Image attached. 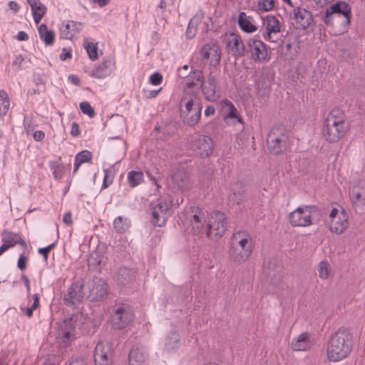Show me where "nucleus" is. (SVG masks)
Wrapping results in <instances>:
<instances>
[{
  "label": "nucleus",
  "instance_id": "1",
  "mask_svg": "<svg viewBox=\"0 0 365 365\" xmlns=\"http://www.w3.org/2000/svg\"><path fill=\"white\" fill-rule=\"evenodd\" d=\"M354 345L353 335L350 330L341 327L333 333L327 342L326 355L330 362H339L351 353Z\"/></svg>",
  "mask_w": 365,
  "mask_h": 365
},
{
  "label": "nucleus",
  "instance_id": "2",
  "mask_svg": "<svg viewBox=\"0 0 365 365\" xmlns=\"http://www.w3.org/2000/svg\"><path fill=\"white\" fill-rule=\"evenodd\" d=\"M195 83H187L182 97L179 103L180 116L183 123L195 125L200 120L202 112L200 100L192 86Z\"/></svg>",
  "mask_w": 365,
  "mask_h": 365
},
{
  "label": "nucleus",
  "instance_id": "3",
  "mask_svg": "<svg viewBox=\"0 0 365 365\" xmlns=\"http://www.w3.org/2000/svg\"><path fill=\"white\" fill-rule=\"evenodd\" d=\"M254 242L250 235L246 231H238L233 234L227 252L231 263L238 266L245 263L251 257Z\"/></svg>",
  "mask_w": 365,
  "mask_h": 365
},
{
  "label": "nucleus",
  "instance_id": "4",
  "mask_svg": "<svg viewBox=\"0 0 365 365\" xmlns=\"http://www.w3.org/2000/svg\"><path fill=\"white\" fill-rule=\"evenodd\" d=\"M348 125L344 112L339 108L332 109L327 115L322 129L324 139L329 143H338L346 134Z\"/></svg>",
  "mask_w": 365,
  "mask_h": 365
},
{
  "label": "nucleus",
  "instance_id": "5",
  "mask_svg": "<svg viewBox=\"0 0 365 365\" xmlns=\"http://www.w3.org/2000/svg\"><path fill=\"white\" fill-rule=\"evenodd\" d=\"M324 223L329 231L336 235L345 233L349 227V215L341 205L332 207L325 217Z\"/></svg>",
  "mask_w": 365,
  "mask_h": 365
},
{
  "label": "nucleus",
  "instance_id": "6",
  "mask_svg": "<svg viewBox=\"0 0 365 365\" xmlns=\"http://www.w3.org/2000/svg\"><path fill=\"white\" fill-rule=\"evenodd\" d=\"M351 8L345 2L338 1L327 9L323 21L327 26L346 29L350 23Z\"/></svg>",
  "mask_w": 365,
  "mask_h": 365
},
{
  "label": "nucleus",
  "instance_id": "7",
  "mask_svg": "<svg viewBox=\"0 0 365 365\" xmlns=\"http://www.w3.org/2000/svg\"><path fill=\"white\" fill-rule=\"evenodd\" d=\"M192 78V81H189L187 83H195L192 86V91L195 86H200L202 88V93L205 98L210 101H214L218 98L217 91V81L214 76L210 74L205 81H203V75L202 71H195L192 73L190 79Z\"/></svg>",
  "mask_w": 365,
  "mask_h": 365
},
{
  "label": "nucleus",
  "instance_id": "8",
  "mask_svg": "<svg viewBox=\"0 0 365 365\" xmlns=\"http://www.w3.org/2000/svg\"><path fill=\"white\" fill-rule=\"evenodd\" d=\"M317 212L314 205H303L289 213L288 219L294 227H308L312 225V216Z\"/></svg>",
  "mask_w": 365,
  "mask_h": 365
},
{
  "label": "nucleus",
  "instance_id": "9",
  "mask_svg": "<svg viewBox=\"0 0 365 365\" xmlns=\"http://www.w3.org/2000/svg\"><path fill=\"white\" fill-rule=\"evenodd\" d=\"M267 148L270 153L278 155L289 147V138L284 129L272 128L267 136Z\"/></svg>",
  "mask_w": 365,
  "mask_h": 365
},
{
  "label": "nucleus",
  "instance_id": "10",
  "mask_svg": "<svg viewBox=\"0 0 365 365\" xmlns=\"http://www.w3.org/2000/svg\"><path fill=\"white\" fill-rule=\"evenodd\" d=\"M226 229L225 215L220 212L212 213L207 222V236L213 240H217L225 234Z\"/></svg>",
  "mask_w": 365,
  "mask_h": 365
},
{
  "label": "nucleus",
  "instance_id": "11",
  "mask_svg": "<svg viewBox=\"0 0 365 365\" xmlns=\"http://www.w3.org/2000/svg\"><path fill=\"white\" fill-rule=\"evenodd\" d=\"M290 22L294 29L304 31L310 29L314 24L312 14L301 7L293 9L290 16Z\"/></svg>",
  "mask_w": 365,
  "mask_h": 365
},
{
  "label": "nucleus",
  "instance_id": "12",
  "mask_svg": "<svg viewBox=\"0 0 365 365\" xmlns=\"http://www.w3.org/2000/svg\"><path fill=\"white\" fill-rule=\"evenodd\" d=\"M219 115L227 125L242 124V118L235 106L229 100L223 99L219 103Z\"/></svg>",
  "mask_w": 365,
  "mask_h": 365
},
{
  "label": "nucleus",
  "instance_id": "13",
  "mask_svg": "<svg viewBox=\"0 0 365 365\" xmlns=\"http://www.w3.org/2000/svg\"><path fill=\"white\" fill-rule=\"evenodd\" d=\"M191 150L201 158H208L214 149L212 139L206 135H200L192 140Z\"/></svg>",
  "mask_w": 365,
  "mask_h": 365
},
{
  "label": "nucleus",
  "instance_id": "14",
  "mask_svg": "<svg viewBox=\"0 0 365 365\" xmlns=\"http://www.w3.org/2000/svg\"><path fill=\"white\" fill-rule=\"evenodd\" d=\"M224 43L228 54L235 58L242 57L245 53V46L242 38L235 33L225 34Z\"/></svg>",
  "mask_w": 365,
  "mask_h": 365
},
{
  "label": "nucleus",
  "instance_id": "15",
  "mask_svg": "<svg viewBox=\"0 0 365 365\" xmlns=\"http://www.w3.org/2000/svg\"><path fill=\"white\" fill-rule=\"evenodd\" d=\"M264 33L263 37L266 41L275 42L281 32L282 24L279 19L272 15H267L262 19Z\"/></svg>",
  "mask_w": 365,
  "mask_h": 365
},
{
  "label": "nucleus",
  "instance_id": "16",
  "mask_svg": "<svg viewBox=\"0 0 365 365\" xmlns=\"http://www.w3.org/2000/svg\"><path fill=\"white\" fill-rule=\"evenodd\" d=\"M247 52L250 58L255 62L268 61V51L267 45L259 39L250 38L247 43Z\"/></svg>",
  "mask_w": 365,
  "mask_h": 365
},
{
  "label": "nucleus",
  "instance_id": "17",
  "mask_svg": "<svg viewBox=\"0 0 365 365\" xmlns=\"http://www.w3.org/2000/svg\"><path fill=\"white\" fill-rule=\"evenodd\" d=\"M172 201H163L153 208L152 222L153 225L164 226L171 215Z\"/></svg>",
  "mask_w": 365,
  "mask_h": 365
},
{
  "label": "nucleus",
  "instance_id": "18",
  "mask_svg": "<svg viewBox=\"0 0 365 365\" xmlns=\"http://www.w3.org/2000/svg\"><path fill=\"white\" fill-rule=\"evenodd\" d=\"M112 356V347L108 342L100 341L96 344L94 351L96 365H110Z\"/></svg>",
  "mask_w": 365,
  "mask_h": 365
},
{
  "label": "nucleus",
  "instance_id": "19",
  "mask_svg": "<svg viewBox=\"0 0 365 365\" xmlns=\"http://www.w3.org/2000/svg\"><path fill=\"white\" fill-rule=\"evenodd\" d=\"M116 68V61L113 56H110L103 61L91 73V76L96 78H105L110 76Z\"/></svg>",
  "mask_w": 365,
  "mask_h": 365
},
{
  "label": "nucleus",
  "instance_id": "20",
  "mask_svg": "<svg viewBox=\"0 0 365 365\" xmlns=\"http://www.w3.org/2000/svg\"><path fill=\"white\" fill-rule=\"evenodd\" d=\"M133 319V312L124 307H118L111 317L112 326L115 329L126 327Z\"/></svg>",
  "mask_w": 365,
  "mask_h": 365
},
{
  "label": "nucleus",
  "instance_id": "21",
  "mask_svg": "<svg viewBox=\"0 0 365 365\" xmlns=\"http://www.w3.org/2000/svg\"><path fill=\"white\" fill-rule=\"evenodd\" d=\"M89 295L91 301H101L108 294V285L102 279H94L88 284Z\"/></svg>",
  "mask_w": 365,
  "mask_h": 365
},
{
  "label": "nucleus",
  "instance_id": "22",
  "mask_svg": "<svg viewBox=\"0 0 365 365\" xmlns=\"http://www.w3.org/2000/svg\"><path fill=\"white\" fill-rule=\"evenodd\" d=\"M349 198L354 207L365 205V182L364 180H357L353 182Z\"/></svg>",
  "mask_w": 365,
  "mask_h": 365
},
{
  "label": "nucleus",
  "instance_id": "23",
  "mask_svg": "<svg viewBox=\"0 0 365 365\" xmlns=\"http://www.w3.org/2000/svg\"><path fill=\"white\" fill-rule=\"evenodd\" d=\"M173 183L181 191H187L192 188L190 175L184 168H179L172 175Z\"/></svg>",
  "mask_w": 365,
  "mask_h": 365
},
{
  "label": "nucleus",
  "instance_id": "24",
  "mask_svg": "<svg viewBox=\"0 0 365 365\" xmlns=\"http://www.w3.org/2000/svg\"><path fill=\"white\" fill-rule=\"evenodd\" d=\"M75 324L76 322L72 318H69L64 320L60 325L58 338L66 346L74 339Z\"/></svg>",
  "mask_w": 365,
  "mask_h": 365
},
{
  "label": "nucleus",
  "instance_id": "25",
  "mask_svg": "<svg viewBox=\"0 0 365 365\" xmlns=\"http://www.w3.org/2000/svg\"><path fill=\"white\" fill-rule=\"evenodd\" d=\"M83 284L76 282L68 288V293L65 296V301L68 305H77L83 302L85 293L83 291Z\"/></svg>",
  "mask_w": 365,
  "mask_h": 365
},
{
  "label": "nucleus",
  "instance_id": "26",
  "mask_svg": "<svg viewBox=\"0 0 365 365\" xmlns=\"http://www.w3.org/2000/svg\"><path fill=\"white\" fill-rule=\"evenodd\" d=\"M129 365H148V350L143 346L133 347L129 354Z\"/></svg>",
  "mask_w": 365,
  "mask_h": 365
},
{
  "label": "nucleus",
  "instance_id": "27",
  "mask_svg": "<svg viewBox=\"0 0 365 365\" xmlns=\"http://www.w3.org/2000/svg\"><path fill=\"white\" fill-rule=\"evenodd\" d=\"M313 342L307 333H302L294 337L291 341L290 347L294 351H307L312 349Z\"/></svg>",
  "mask_w": 365,
  "mask_h": 365
},
{
  "label": "nucleus",
  "instance_id": "28",
  "mask_svg": "<svg viewBox=\"0 0 365 365\" xmlns=\"http://www.w3.org/2000/svg\"><path fill=\"white\" fill-rule=\"evenodd\" d=\"M83 28L80 22L74 21H68L65 25L60 29V35L61 38L71 40L77 36Z\"/></svg>",
  "mask_w": 365,
  "mask_h": 365
},
{
  "label": "nucleus",
  "instance_id": "29",
  "mask_svg": "<svg viewBox=\"0 0 365 365\" xmlns=\"http://www.w3.org/2000/svg\"><path fill=\"white\" fill-rule=\"evenodd\" d=\"M237 22L240 29L245 33L251 34L257 30L254 18L247 15L245 12L242 11L239 14Z\"/></svg>",
  "mask_w": 365,
  "mask_h": 365
},
{
  "label": "nucleus",
  "instance_id": "30",
  "mask_svg": "<svg viewBox=\"0 0 365 365\" xmlns=\"http://www.w3.org/2000/svg\"><path fill=\"white\" fill-rule=\"evenodd\" d=\"M31 6L34 21L39 24L44 15L46 14L47 8L40 0H27Z\"/></svg>",
  "mask_w": 365,
  "mask_h": 365
},
{
  "label": "nucleus",
  "instance_id": "31",
  "mask_svg": "<svg viewBox=\"0 0 365 365\" xmlns=\"http://www.w3.org/2000/svg\"><path fill=\"white\" fill-rule=\"evenodd\" d=\"M202 55L205 58L219 62L221 57L220 48L215 43H207L202 47Z\"/></svg>",
  "mask_w": 365,
  "mask_h": 365
},
{
  "label": "nucleus",
  "instance_id": "32",
  "mask_svg": "<svg viewBox=\"0 0 365 365\" xmlns=\"http://www.w3.org/2000/svg\"><path fill=\"white\" fill-rule=\"evenodd\" d=\"M1 236L2 242L7 244L10 247H13L17 244L22 246L26 245L25 241L21 238L19 234L4 230Z\"/></svg>",
  "mask_w": 365,
  "mask_h": 365
},
{
  "label": "nucleus",
  "instance_id": "33",
  "mask_svg": "<svg viewBox=\"0 0 365 365\" xmlns=\"http://www.w3.org/2000/svg\"><path fill=\"white\" fill-rule=\"evenodd\" d=\"M319 277L322 280H327L334 276L331 264L327 259L319 262L317 266Z\"/></svg>",
  "mask_w": 365,
  "mask_h": 365
},
{
  "label": "nucleus",
  "instance_id": "34",
  "mask_svg": "<svg viewBox=\"0 0 365 365\" xmlns=\"http://www.w3.org/2000/svg\"><path fill=\"white\" fill-rule=\"evenodd\" d=\"M38 31L41 40L46 46H52L55 41V33L48 29V26L42 24L38 27Z\"/></svg>",
  "mask_w": 365,
  "mask_h": 365
},
{
  "label": "nucleus",
  "instance_id": "35",
  "mask_svg": "<svg viewBox=\"0 0 365 365\" xmlns=\"http://www.w3.org/2000/svg\"><path fill=\"white\" fill-rule=\"evenodd\" d=\"M92 161V153L87 150H83L79 152L75 156L74 164H73V173H76L81 165L85 163H91Z\"/></svg>",
  "mask_w": 365,
  "mask_h": 365
},
{
  "label": "nucleus",
  "instance_id": "36",
  "mask_svg": "<svg viewBox=\"0 0 365 365\" xmlns=\"http://www.w3.org/2000/svg\"><path fill=\"white\" fill-rule=\"evenodd\" d=\"M201 18V14H195V15L190 19L186 31V36L188 38H192L195 36L196 32L199 31L197 29V25L198 21Z\"/></svg>",
  "mask_w": 365,
  "mask_h": 365
},
{
  "label": "nucleus",
  "instance_id": "37",
  "mask_svg": "<svg viewBox=\"0 0 365 365\" xmlns=\"http://www.w3.org/2000/svg\"><path fill=\"white\" fill-rule=\"evenodd\" d=\"M144 180V175L142 171L132 170L128 173L129 185L134 187L139 185Z\"/></svg>",
  "mask_w": 365,
  "mask_h": 365
},
{
  "label": "nucleus",
  "instance_id": "38",
  "mask_svg": "<svg viewBox=\"0 0 365 365\" xmlns=\"http://www.w3.org/2000/svg\"><path fill=\"white\" fill-rule=\"evenodd\" d=\"M113 226L117 232L123 233L129 229L130 221L125 217L118 216L114 220Z\"/></svg>",
  "mask_w": 365,
  "mask_h": 365
},
{
  "label": "nucleus",
  "instance_id": "39",
  "mask_svg": "<svg viewBox=\"0 0 365 365\" xmlns=\"http://www.w3.org/2000/svg\"><path fill=\"white\" fill-rule=\"evenodd\" d=\"M49 168L52 171L53 178L56 180H59L63 178L65 172V167L60 163L55 161H50L48 163Z\"/></svg>",
  "mask_w": 365,
  "mask_h": 365
},
{
  "label": "nucleus",
  "instance_id": "40",
  "mask_svg": "<svg viewBox=\"0 0 365 365\" xmlns=\"http://www.w3.org/2000/svg\"><path fill=\"white\" fill-rule=\"evenodd\" d=\"M196 14H201L202 18L198 21L197 29L201 33H207L212 28V20L210 17H205L202 11H198Z\"/></svg>",
  "mask_w": 365,
  "mask_h": 365
},
{
  "label": "nucleus",
  "instance_id": "41",
  "mask_svg": "<svg viewBox=\"0 0 365 365\" xmlns=\"http://www.w3.org/2000/svg\"><path fill=\"white\" fill-rule=\"evenodd\" d=\"M83 46L87 51L89 58L92 61H95L98 58V45L93 42H91L88 40H85Z\"/></svg>",
  "mask_w": 365,
  "mask_h": 365
},
{
  "label": "nucleus",
  "instance_id": "42",
  "mask_svg": "<svg viewBox=\"0 0 365 365\" xmlns=\"http://www.w3.org/2000/svg\"><path fill=\"white\" fill-rule=\"evenodd\" d=\"M10 106V101L6 91H0V115H4L8 112Z\"/></svg>",
  "mask_w": 365,
  "mask_h": 365
},
{
  "label": "nucleus",
  "instance_id": "43",
  "mask_svg": "<svg viewBox=\"0 0 365 365\" xmlns=\"http://www.w3.org/2000/svg\"><path fill=\"white\" fill-rule=\"evenodd\" d=\"M180 341V336L175 332H172L166 338L165 346L168 350L175 349Z\"/></svg>",
  "mask_w": 365,
  "mask_h": 365
},
{
  "label": "nucleus",
  "instance_id": "44",
  "mask_svg": "<svg viewBox=\"0 0 365 365\" xmlns=\"http://www.w3.org/2000/svg\"><path fill=\"white\" fill-rule=\"evenodd\" d=\"M274 7V0H259L257 8L261 11H269Z\"/></svg>",
  "mask_w": 365,
  "mask_h": 365
},
{
  "label": "nucleus",
  "instance_id": "45",
  "mask_svg": "<svg viewBox=\"0 0 365 365\" xmlns=\"http://www.w3.org/2000/svg\"><path fill=\"white\" fill-rule=\"evenodd\" d=\"M33 299L34 302L30 307L21 309L28 317H31L33 316L34 311L39 307V295L38 294H34Z\"/></svg>",
  "mask_w": 365,
  "mask_h": 365
},
{
  "label": "nucleus",
  "instance_id": "46",
  "mask_svg": "<svg viewBox=\"0 0 365 365\" xmlns=\"http://www.w3.org/2000/svg\"><path fill=\"white\" fill-rule=\"evenodd\" d=\"M79 106L83 114L87 115L90 118H93L95 116V110L88 102H81Z\"/></svg>",
  "mask_w": 365,
  "mask_h": 365
},
{
  "label": "nucleus",
  "instance_id": "47",
  "mask_svg": "<svg viewBox=\"0 0 365 365\" xmlns=\"http://www.w3.org/2000/svg\"><path fill=\"white\" fill-rule=\"evenodd\" d=\"M203 218V213L200 210L192 216V222L193 224H197V229H200L203 227V224L202 223Z\"/></svg>",
  "mask_w": 365,
  "mask_h": 365
},
{
  "label": "nucleus",
  "instance_id": "48",
  "mask_svg": "<svg viewBox=\"0 0 365 365\" xmlns=\"http://www.w3.org/2000/svg\"><path fill=\"white\" fill-rule=\"evenodd\" d=\"M163 76L160 73H154L150 76V83L153 86H158L162 83Z\"/></svg>",
  "mask_w": 365,
  "mask_h": 365
},
{
  "label": "nucleus",
  "instance_id": "49",
  "mask_svg": "<svg viewBox=\"0 0 365 365\" xmlns=\"http://www.w3.org/2000/svg\"><path fill=\"white\" fill-rule=\"evenodd\" d=\"M54 247H55V243H53L47 247L39 248L38 252L39 254H41L43 256L45 261H47L48 254Z\"/></svg>",
  "mask_w": 365,
  "mask_h": 365
},
{
  "label": "nucleus",
  "instance_id": "50",
  "mask_svg": "<svg viewBox=\"0 0 365 365\" xmlns=\"http://www.w3.org/2000/svg\"><path fill=\"white\" fill-rule=\"evenodd\" d=\"M26 257L23 255H21L18 259V267L21 270L25 269L26 267Z\"/></svg>",
  "mask_w": 365,
  "mask_h": 365
},
{
  "label": "nucleus",
  "instance_id": "51",
  "mask_svg": "<svg viewBox=\"0 0 365 365\" xmlns=\"http://www.w3.org/2000/svg\"><path fill=\"white\" fill-rule=\"evenodd\" d=\"M71 135L72 136H78L80 135L79 125L77 123L73 122L71 125Z\"/></svg>",
  "mask_w": 365,
  "mask_h": 365
},
{
  "label": "nucleus",
  "instance_id": "52",
  "mask_svg": "<svg viewBox=\"0 0 365 365\" xmlns=\"http://www.w3.org/2000/svg\"><path fill=\"white\" fill-rule=\"evenodd\" d=\"M63 222L68 225H72V223H73L72 215L70 212H68L63 215Z\"/></svg>",
  "mask_w": 365,
  "mask_h": 365
},
{
  "label": "nucleus",
  "instance_id": "53",
  "mask_svg": "<svg viewBox=\"0 0 365 365\" xmlns=\"http://www.w3.org/2000/svg\"><path fill=\"white\" fill-rule=\"evenodd\" d=\"M33 137L36 141H41L45 138V134L41 130H37L34 132Z\"/></svg>",
  "mask_w": 365,
  "mask_h": 365
},
{
  "label": "nucleus",
  "instance_id": "54",
  "mask_svg": "<svg viewBox=\"0 0 365 365\" xmlns=\"http://www.w3.org/2000/svg\"><path fill=\"white\" fill-rule=\"evenodd\" d=\"M215 109L212 106H207L205 110V117H210L215 114Z\"/></svg>",
  "mask_w": 365,
  "mask_h": 365
},
{
  "label": "nucleus",
  "instance_id": "55",
  "mask_svg": "<svg viewBox=\"0 0 365 365\" xmlns=\"http://www.w3.org/2000/svg\"><path fill=\"white\" fill-rule=\"evenodd\" d=\"M16 38L19 41H26L29 38L28 34L24 31H19L17 34Z\"/></svg>",
  "mask_w": 365,
  "mask_h": 365
},
{
  "label": "nucleus",
  "instance_id": "56",
  "mask_svg": "<svg viewBox=\"0 0 365 365\" xmlns=\"http://www.w3.org/2000/svg\"><path fill=\"white\" fill-rule=\"evenodd\" d=\"M9 7L11 10H13L15 12H17L20 9V6H19V4L16 1H11L9 2Z\"/></svg>",
  "mask_w": 365,
  "mask_h": 365
},
{
  "label": "nucleus",
  "instance_id": "57",
  "mask_svg": "<svg viewBox=\"0 0 365 365\" xmlns=\"http://www.w3.org/2000/svg\"><path fill=\"white\" fill-rule=\"evenodd\" d=\"M22 279L24 282V284H25V286L28 291V293L30 294L31 287H30V281H29V278L26 276H23Z\"/></svg>",
  "mask_w": 365,
  "mask_h": 365
},
{
  "label": "nucleus",
  "instance_id": "58",
  "mask_svg": "<svg viewBox=\"0 0 365 365\" xmlns=\"http://www.w3.org/2000/svg\"><path fill=\"white\" fill-rule=\"evenodd\" d=\"M71 58V53L69 51L63 50V53L61 54V59L66 60V58Z\"/></svg>",
  "mask_w": 365,
  "mask_h": 365
},
{
  "label": "nucleus",
  "instance_id": "59",
  "mask_svg": "<svg viewBox=\"0 0 365 365\" xmlns=\"http://www.w3.org/2000/svg\"><path fill=\"white\" fill-rule=\"evenodd\" d=\"M11 248L7 244L3 242V244L0 247V255H1L4 252Z\"/></svg>",
  "mask_w": 365,
  "mask_h": 365
},
{
  "label": "nucleus",
  "instance_id": "60",
  "mask_svg": "<svg viewBox=\"0 0 365 365\" xmlns=\"http://www.w3.org/2000/svg\"><path fill=\"white\" fill-rule=\"evenodd\" d=\"M68 365H86V364L83 360L76 359L71 361Z\"/></svg>",
  "mask_w": 365,
  "mask_h": 365
},
{
  "label": "nucleus",
  "instance_id": "61",
  "mask_svg": "<svg viewBox=\"0 0 365 365\" xmlns=\"http://www.w3.org/2000/svg\"><path fill=\"white\" fill-rule=\"evenodd\" d=\"M94 2L97 3L101 7L106 6L108 4L109 0H93Z\"/></svg>",
  "mask_w": 365,
  "mask_h": 365
},
{
  "label": "nucleus",
  "instance_id": "62",
  "mask_svg": "<svg viewBox=\"0 0 365 365\" xmlns=\"http://www.w3.org/2000/svg\"><path fill=\"white\" fill-rule=\"evenodd\" d=\"M110 183H111V182H108V174L106 173L105 175V176H104L102 187L103 188H106V187H108V185L110 184Z\"/></svg>",
  "mask_w": 365,
  "mask_h": 365
},
{
  "label": "nucleus",
  "instance_id": "63",
  "mask_svg": "<svg viewBox=\"0 0 365 365\" xmlns=\"http://www.w3.org/2000/svg\"><path fill=\"white\" fill-rule=\"evenodd\" d=\"M158 7L162 10H165L166 8V1L165 0H160Z\"/></svg>",
  "mask_w": 365,
  "mask_h": 365
},
{
  "label": "nucleus",
  "instance_id": "64",
  "mask_svg": "<svg viewBox=\"0 0 365 365\" xmlns=\"http://www.w3.org/2000/svg\"><path fill=\"white\" fill-rule=\"evenodd\" d=\"M70 79H71L72 82L74 83V84H78L79 83V78L76 76H71L70 78Z\"/></svg>",
  "mask_w": 365,
  "mask_h": 365
}]
</instances>
